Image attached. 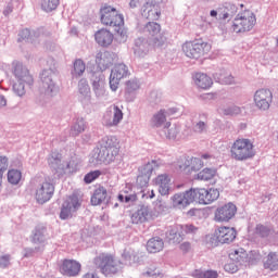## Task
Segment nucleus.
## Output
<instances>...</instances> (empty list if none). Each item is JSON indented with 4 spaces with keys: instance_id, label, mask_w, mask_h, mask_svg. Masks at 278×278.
Returning a JSON list of instances; mask_svg holds the SVG:
<instances>
[{
    "instance_id": "nucleus-1",
    "label": "nucleus",
    "mask_w": 278,
    "mask_h": 278,
    "mask_svg": "<svg viewBox=\"0 0 278 278\" xmlns=\"http://www.w3.org/2000/svg\"><path fill=\"white\" fill-rule=\"evenodd\" d=\"M100 21L102 25L112 27L119 36V42L127 40V30L125 29V17L112 5L104 4L100 9Z\"/></svg>"
},
{
    "instance_id": "nucleus-2",
    "label": "nucleus",
    "mask_w": 278,
    "mask_h": 278,
    "mask_svg": "<svg viewBox=\"0 0 278 278\" xmlns=\"http://www.w3.org/2000/svg\"><path fill=\"white\" fill-rule=\"evenodd\" d=\"M100 148H94L89 159L90 164L99 166V164H112L118 155V146L116 137H106L103 139Z\"/></svg>"
},
{
    "instance_id": "nucleus-3",
    "label": "nucleus",
    "mask_w": 278,
    "mask_h": 278,
    "mask_svg": "<svg viewBox=\"0 0 278 278\" xmlns=\"http://www.w3.org/2000/svg\"><path fill=\"white\" fill-rule=\"evenodd\" d=\"M47 66L48 67H46L40 75V92L42 94H46L47 97H55V94L60 92V86H58L60 73L58 72V67L55 66V60L48 59Z\"/></svg>"
},
{
    "instance_id": "nucleus-4",
    "label": "nucleus",
    "mask_w": 278,
    "mask_h": 278,
    "mask_svg": "<svg viewBox=\"0 0 278 278\" xmlns=\"http://www.w3.org/2000/svg\"><path fill=\"white\" fill-rule=\"evenodd\" d=\"M230 157L236 162H247V160L255 157L253 141L247 138L235 140L230 147Z\"/></svg>"
},
{
    "instance_id": "nucleus-5",
    "label": "nucleus",
    "mask_w": 278,
    "mask_h": 278,
    "mask_svg": "<svg viewBox=\"0 0 278 278\" xmlns=\"http://www.w3.org/2000/svg\"><path fill=\"white\" fill-rule=\"evenodd\" d=\"M15 83L13 84V92L17 97H25L29 86L34 85V77L29 75V70L23 66L21 63H16L14 66Z\"/></svg>"
},
{
    "instance_id": "nucleus-6",
    "label": "nucleus",
    "mask_w": 278,
    "mask_h": 278,
    "mask_svg": "<svg viewBox=\"0 0 278 278\" xmlns=\"http://www.w3.org/2000/svg\"><path fill=\"white\" fill-rule=\"evenodd\" d=\"M96 268H99L102 275L106 277L110 275H116L123 269V263L116 261L111 254L102 253L93 258Z\"/></svg>"
},
{
    "instance_id": "nucleus-7",
    "label": "nucleus",
    "mask_w": 278,
    "mask_h": 278,
    "mask_svg": "<svg viewBox=\"0 0 278 278\" xmlns=\"http://www.w3.org/2000/svg\"><path fill=\"white\" fill-rule=\"evenodd\" d=\"M255 23H257V18L255 17V13L250 10H245L237 14L232 22V31L235 34H244V31H251L253 27H255Z\"/></svg>"
},
{
    "instance_id": "nucleus-8",
    "label": "nucleus",
    "mask_w": 278,
    "mask_h": 278,
    "mask_svg": "<svg viewBox=\"0 0 278 278\" xmlns=\"http://www.w3.org/2000/svg\"><path fill=\"white\" fill-rule=\"evenodd\" d=\"M207 160H212L210 154H204L199 157H181L177 161L176 166L178 170H188V173H197L201 170L206 164Z\"/></svg>"
},
{
    "instance_id": "nucleus-9",
    "label": "nucleus",
    "mask_w": 278,
    "mask_h": 278,
    "mask_svg": "<svg viewBox=\"0 0 278 278\" xmlns=\"http://www.w3.org/2000/svg\"><path fill=\"white\" fill-rule=\"evenodd\" d=\"M191 194L193 197V203H199L200 205H210L217 201L220 197V191L218 189H205V188H191Z\"/></svg>"
},
{
    "instance_id": "nucleus-10",
    "label": "nucleus",
    "mask_w": 278,
    "mask_h": 278,
    "mask_svg": "<svg viewBox=\"0 0 278 278\" xmlns=\"http://www.w3.org/2000/svg\"><path fill=\"white\" fill-rule=\"evenodd\" d=\"M54 192L55 186L51 181L41 180L35 185V201H37L39 205H45V203L53 199Z\"/></svg>"
},
{
    "instance_id": "nucleus-11",
    "label": "nucleus",
    "mask_w": 278,
    "mask_h": 278,
    "mask_svg": "<svg viewBox=\"0 0 278 278\" xmlns=\"http://www.w3.org/2000/svg\"><path fill=\"white\" fill-rule=\"evenodd\" d=\"M211 50L212 46L207 42L187 41L182 45L185 55L191 60H199V58H203L205 53H210Z\"/></svg>"
},
{
    "instance_id": "nucleus-12",
    "label": "nucleus",
    "mask_w": 278,
    "mask_h": 278,
    "mask_svg": "<svg viewBox=\"0 0 278 278\" xmlns=\"http://www.w3.org/2000/svg\"><path fill=\"white\" fill-rule=\"evenodd\" d=\"M162 166V161L152 160L139 167V174L137 176V186L139 188H147L149 186V181L151 180V175H153V170H157Z\"/></svg>"
},
{
    "instance_id": "nucleus-13",
    "label": "nucleus",
    "mask_w": 278,
    "mask_h": 278,
    "mask_svg": "<svg viewBox=\"0 0 278 278\" xmlns=\"http://www.w3.org/2000/svg\"><path fill=\"white\" fill-rule=\"evenodd\" d=\"M125 114L123 113V106L116 104L110 105L102 118V123L105 127H118L123 123Z\"/></svg>"
},
{
    "instance_id": "nucleus-14",
    "label": "nucleus",
    "mask_w": 278,
    "mask_h": 278,
    "mask_svg": "<svg viewBox=\"0 0 278 278\" xmlns=\"http://www.w3.org/2000/svg\"><path fill=\"white\" fill-rule=\"evenodd\" d=\"M129 75H131V73L125 63L116 64L111 71L109 80L112 92H116V90H118V86H121V79H126Z\"/></svg>"
},
{
    "instance_id": "nucleus-15",
    "label": "nucleus",
    "mask_w": 278,
    "mask_h": 278,
    "mask_svg": "<svg viewBox=\"0 0 278 278\" xmlns=\"http://www.w3.org/2000/svg\"><path fill=\"white\" fill-rule=\"evenodd\" d=\"M253 101L256 110L268 112L273 104V91L270 89H258L254 92Z\"/></svg>"
},
{
    "instance_id": "nucleus-16",
    "label": "nucleus",
    "mask_w": 278,
    "mask_h": 278,
    "mask_svg": "<svg viewBox=\"0 0 278 278\" xmlns=\"http://www.w3.org/2000/svg\"><path fill=\"white\" fill-rule=\"evenodd\" d=\"M172 207L174 210H186L191 203H194V195H192V189L184 192H177L169 199Z\"/></svg>"
},
{
    "instance_id": "nucleus-17",
    "label": "nucleus",
    "mask_w": 278,
    "mask_h": 278,
    "mask_svg": "<svg viewBox=\"0 0 278 278\" xmlns=\"http://www.w3.org/2000/svg\"><path fill=\"white\" fill-rule=\"evenodd\" d=\"M160 31H162V26L155 22H150L144 26L143 34L151 36L152 47H162L166 42V38Z\"/></svg>"
},
{
    "instance_id": "nucleus-18",
    "label": "nucleus",
    "mask_w": 278,
    "mask_h": 278,
    "mask_svg": "<svg viewBox=\"0 0 278 278\" xmlns=\"http://www.w3.org/2000/svg\"><path fill=\"white\" fill-rule=\"evenodd\" d=\"M91 88L97 99H105L108 91L105 90V76L101 73H93L91 78Z\"/></svg>"
},
{
    "instance_id": "nucleus-19",
    "label": "nucleus",
    "mask_w": 278,
    "mask_h": 278,
    "mask_svg": "<svg viewBox=\"0 0 278 278\" xmlns=\"http://www.w3.org/2000/svg\"><path fill=\"white\" fill-rule=\"evenodd\" d=\"M236 212H238V207L229 202L215 211V220L216 223H229L236 216Z\"/></svg>"
},
{
    "instance_id": "nucleus-20",
    "label": "nucleus",
    "mask_w": 278,
    "mask_h": 278,
    "mask_svg": "<svg viewBox=\"0 0 278 278\" xmlns=\"http://www.w3.org/2000/svg\"><path fill=\"white\" fill-rule=\"evenodd\" d=\"M79 198L77 195H71L62 205L60 218L61 220H66L75 214L76 211L79 210Z\"/></svg>"
},
{
    "instance_id": "nucleus-21",
    "label": "nucleus",
    "mask_w": 278,
    "mask_h": 278,
    "mask_svg": "<svg viewBox=\"0 0 278 278\" xmlns=\"http://www.w3.org/2000/svg\"><path fill=\"white\" fill-rule=\"evenodd\" d=\"M173 114H175V109H161L152 115L150 119L151 127L155 129H160V127H165L166 123H168V116H173Z\"/></svg>"
},
{
    "instance_id": "nucleus-22",
    "label": "nucleus",
    "mask_w": 278,
    "mask_h": 278,
    "mask_svg": "<svg viewBox=\"0 0 278 278\" xmlns=\"http://www.w3.org/2000/svg\"><path fill=\"white\" fill-rule=\"evenodd\" d=\"M116 60H118V55L114 52L103 51L96 54V64L100 71H106Z\"/></svg>"
},
{
    "instance_id": "nucleus-23",
    "label": "nucleus",
    "mask_w": 278,
    "mask_h": 278,
    "mask_svg": "<svg viewBox=\"0 0 278 278\" xmlns=\"http://www.w3.org/2000/svg\"><path fill=\"white\" fill-rule=\"evenodd\" d=\"M236 236H238L236 228L227 226L219 227L215 231L216 240L220 244H230V242H233V240H236Z\"/></svg>"
},
{
    "instance_id": "nucleus-24",
    "label": "nucleus",
    "mask_w": 278,
    "mask_h": 278,
    "mask_svg": "<svg viewBox=\"0 0 278 278\" xmlns=\"http://www.w3.org/2000/svg\"><path fill=\"white\" fill-rule=\"evenodd\" d=\"M81 270V264L74 260H64L60 266V273L67 277H77Z\"/></svg>"
},
{
    "instance_id": "nucleus-25",
    "label": "nucleus",
    "mask_w": 278,
    "mask_h": 278,
    "mask_svg": "<svg viewBox=\"0 0 278 278\" xmlns=\"http://www.w3.org/2000/svg\"><path fill=\"white\" fill-rule=\"evenodd\" d=\"M78 100L85 108H88L92 101L90 85H88V80L84 78L78 81Z\"/></svg>"
},
{
    "instance_id": "nucleus-26",
    "label": "nucleus",
    "mask_w": 278,
    "mask_h": 278,
    "mask_svg": "<svg viewBox=\"0 0 278 278\" xmlns=\"http://www.w3.org/2000/svg\"><path fill=\"white\" fill-rule=\"evenodd\" d=\"M48 164L50 168L58 175V177H62V175H64V163H62V154L59 152H51L48 156Z\"/></svg>"
},
{
    "instance_id": "nucleus-27",
    "label": "nucleus",
    "mask_w": 278,
    "mask_h": 278,
    "mask_svg": "<svg viewBox=\"0 0 278 278\" xmlns=\"http://www.w3.org/2000/svg\"><path fill=\"white\" fill-rule=\"evenodd\" d=\"M153 181L162 197L170 194V177L167 174L159 175Z\"/></svg>"
},
{
    "instance_id": "nucleus-28",
    "label": "nucleus",
    "mask_w": 278,
    "mask_h": 278,
    "mask_svg": "<svg viewBox=\"0 0 278 278\" xmlns=\"http://www.w3.org/2000/svg\"><path fill=\"white\" fill-rule=\"evenodd\" d=\"M229 260L235 262V264H247V262L251 263V258H249V254L247 250L243 248H235L229 251Z\"/></svg>"
},
{
    "instance_id": "nucleus-29",
    "label": "nucleus",
    "mask_w": 278,
    "mask_h": 278,
    "mask_svg": "<svg viewBox=\"0 0 278 278\" xmlns=\"http://www.w3.org/2000/svg\"><path fill=\"white\" fill-rule=\"evenodd\" d=\"M238 7L233 2H225L219 7V18L220 21H227V18H233V15L237 14Z\"/></svg>"
},
{
    "instance_id": "nucleus-30",
    "label": "nucleus",
    "mask_w": 278,
    "mask_h": 278,
    "mask_svg": "<svg viewBox=\"0 0 278 278\" xmlns=\"http://www.w3.org/2000/svg\"><path fill=\"white\" fill-rule=\"evenodd\" d=\"M96 42L100 45V47H110L114 41V35L110 33L108 29H100L94 35Z\"/></svg>"
},
{
    "instance_id": "nucleus-31",
    "label": "nucleus",
    "mask_w": 278,
    "mask_h": 278,
    "mask_svg": "<svg viewBox=\"0 0 278 278\" xmlns=\"http://www.w3.org/2000/svg\"><path fill=\"white\" fill-rule=\"evenodd\" d=\"M166 238L168 242H172V244H179L184 241V230H181L180 225L173 226L170 229L166 232Z\"/></svg>"
},
{
    "instance_id": "nucleus-32",
    "label": "nucleus",
    "mask_w": 278,
    "mask_h": 278,
    "mask_svg": "<svg viewBox=\"0 0 278 278\" xmlns=\"http://www.w3.org/2000/svg\"><path fill=\"white\" fill-rule=\"evenodd\" d=\"M193 83L198 88H201L202 90H207L212 88V85L214 84V81L212 80V77L203 73H195L193 75Z\"/></svg>"
},
{
    "instance_id": "nucleus-33",
    "label": "nucleus",
    "mask_w": 278,
    "mask_h": 278,
    "mask_svg": "<svg viewBox=\"0 0 278 278\" xmlns=\"http://www.w3.org/2000/svg\"><path fill=\"white\" fill-rule=\"evenodd\" d=\"M162 15L161 7L153 4H144L142 9V16L149 18L150 21H157Z\"/></svg>"
},
{
    "instance_id": "nucleus-34",
    "label": "nucleus",
    "mask_w": 278,
    "mask_h": 278,
    "mask_svg": "<svg viewBox=\"0 0 278 278\" xmlns=\"http://www.w3.org/2000/svg\"><path fill=\"white\" fill-rule=\"evenodd\" d=\"M142 255H140L136 250L131 248H126L122 253V258L126 264H129L130 266L132 264H140L142 262L141 260Z\"/></svg>"
},
{
    "instance_id": "nucleus-35",
    "label": "nucleus",
    "mask_w": 278,
    "mask_h": 278,
    "mask_svg": "<svg viewBox=\"0 0 278 278\" xmlns=\"http://www.w3.org/2000/svg\"><path fill=\"white\" fill-rule=\"evenodd\" d=\"M180 127L177 124L167 122L160 131V136H165L168 140H175L179 136Z\"/></svg>"
},
{
    "instance_id": "nucleus-36",
    "label": "nucleus",
    "mask_w": 278,
    "mask_h": 278,
    "mask_svg": "<svg viewBox=\"0 0 278 278\" xmlns=\"http://www.w3.org/2000/svg\"><path fill=\"white\" fill-rule=\"evenodd\" d=\"M149 214H150L149 206H140V208L131 215V223H134V225H140V223H147L149 218Z\"/></svg>"
},
{
    "instance_id": "nucleus-37",
    "label": "nucleus",
    "mask_w": 278,
    "mask_h": 278,
    "mask_svg": "<svg viewBox=\"0 0 278 278\" xmlns=\"http://www.w3.org/2000/svg\"><path fill=\"white\" fill-rule=\"evenodd\" d=\"M149 42L143 38H138L135 40L134 53L137 58H144L149 53Z\"/></svg>"
},
{
    "instance_id": "nucleus-38",
    "label": "nucleus",
    "mask_w": 278,
    "mask_h": 278,
    "mask_svg": "<svg viewBox=\"0 0 278 278\" xmlns=\"http://www.w3.org/2000/svg\"><path fill=\"white\" fill-rule=\"evenodd\" d=\"M164 250V240L160 237H153L147 242V251L149 253H160Z\"/></svg>"
},
{
    "instance_id": "nucleus-39",
    "label": "nucleus",
    "mask_w": 278,
    "mask_h": 278,
    "mask_svg": "<svg viewBox=\"0 0 278 278\" xmlns=\"http://www.w3.org/2000/svg\"><path fill=\"white\" fill-rule=\"evenodd\" d=\"M105 199H108V190H105L103 187H100L94 190L91 197V204L101 205V203H105Z\"/></svg>"
},
{
    "instance_id": "nucleus-40",
    "label": "nucleus",
    "mask_w": 278,
    "mask_h": 278,
    "mask_svg": "<svg viewBox=\"0 0 278 278\" xmlns=\"http://www.w3.org/2000/svg\"><path fill=\"white\" fill-rule=\"evenodd\" d=\"M215 79L218 81V84H224L225 86H235V84H238L236 77L225 71L216 74Z\"/></svg>"
},
{
    "instance_id": "nucleus-41",
    "label": "nucleus",
    "mask_w": 278,
    "mask_h": 278,
    "mask_svg": "<svg viewBox=\"0 0 278 278\" xmlns=\"http://www.w3.org/2000/svg\"><path fill=\"white\" fill-rule=\"evenodd\" d=\"M86 73V63L81 59H77L74 62V68L72 71V77L74 79H78V77H81Z\"/></svg>"
},
{
    "instance_id": "nucleus-42",
    "label": "nucleus",
    "mask_w": 278,
    "mask_h": 278,
    "mask_svg": "<svg viewBox=\"0 0 278 278\" xmlns=\"http://www.w3.org/2000/svg\"><path fill=\"white\" fill-rule=\"evenodd\" d=\"M46 240H47V228L37 227L33 233V242L35 244H43Z\"/></svg>"
},
{
    "instance_id": "nucleus-43",
    "label": "nucleus",
    "mask_w": 278,
    "mask_h": 278,
    "mask_svg": "<svg viewBox=\"0 0 278 278\" xmlns=\"http://www.w3.org/2000/svg\"><path fill=\"white\" fill-rule=\"evenodd\" d=\"M264 267L269 270H278V253L270 252L264 263Z\"/></svg>"
},
{
    "instance_id": "nucleus-44",
    "label": "nucleus",
    "mask_w": 278,
    "mask_h": 278,
    "mask_svg": "<svg viewBox=\"0 0 278 278\" xmlns=\"http://www.w3.org/2000/svg\"><path fill=\"white\" fill-rule=\"evenodd\" d=\"M86 131V121L84 118H78L76 122L72 125L70 134L71 136H79V134H84Z\"/></svg>"
},
{
    "instance_id": "nucleus-45",
    "label": "nucleus",
    "mask_w": 278,
    "mask_h": 278,
    "mask_svg": "<svg viewBox=\"0 0 278 278\" xmlns=\"http://www.w3.org/2000/svg\"><path fill=\"white\" fill-rule=\"evenodd\" d=\"M77 168H79V160L73 157L71 161L63 163V175L76 173Z\"/></svg>"
},
{
    "instance_id": "nucleus-46",
    "label": "nucleus",
    "mask_w": 278,
    "mask_h": 278,
    "mask_svg": "<svg viewBox=\"0 0 278 278\" xmlns=\"http://www.w3.org/2000/svg\"><path fill=\"white\" fill-rule=\"evenodd\" d=\"M137 90H140V80L138 78H132L126 81V94H134V92H137Z\"/></svg>"
},
{
    "instance_id": "nucleus-47",
    "label": "nucleus",
    "mask_w": 278,
    "mask_h": 278,
    "mask_svg": "<svg viewBox=\"0 0 278 278\" xmlns=\"http://www.w3.org/2000/svg\"><path fill=\"white\" fill-rule=\"evenodd\" d=\"M216 177V169L214 168H204L198 174V179L201 181H210V179H214Z\"/></svg>"
},
{
    "instance_id": "nucleus-48",
    "label": "nucleus",
    "mask_w": 278,
    "mask_h": 278,
    "mask_svg": "<svg viewBox=\"0 0 278 278\" xmlns=\"http://www.w3.org/2000/svg\"><path fill=\"white\" fill-rule=\"evenodd\" d=\"M58 5H60V0L41 1V10H43V12H53V10H58Z\"/></svg>"
},
{
    "instance_id": "nucleus-49",
    "label": "nucleus",
    "mask_w": 278,
    "mask_h": 278,
    "mask_svg": "<svg viewBox=\"0 0 278 278\" xmlns=\"http://www.w3.org/2000/svg\"><path fill=\"white\" fill-rule=\"evenodd\" d=\"M219 114H224L225 116H238V114H242V109L239 106H226L224 109H219Z\"/></svg>"
},
{
    "instance_id": "nucleus-50",
    "label": "nucleus",
    "mask_w": 278,
    "mask_h": 278,
    "mask_svg": "<svg viewBox=\"0 0 278 278\" xmlns=\"http://www.w3.org/2000/svg\"><path fill=\"white\" fill-rule=\"evenodd\" d=\"M21 177H22L21 170L11 169L8 172V181L13 186H16L21 181Z\"/></svg>"
},
{
    "instance_id": "nucleus-51",
    "label": "nucleus",
    "mask_w": 278,
    "mask_h": 278,
    "mask_svg": "<svg viewBox=\"0 0 278 278\" xmlns=\"http://www.w3.org/2000/svg\"><path fill=\"white\" fill-rule=\"evenodd\" d=\"M255 233L260 238H268V236H270V228H268L262 224H258L255 227Z\"/></svg>"
},
{
    "instance_id": "nucleus-52",
    "label": "nucleus",
    "mask_w": 278,
    "mask_h": 278,
    "mask_svg": "<svg viewBox=\"0 0 278 278\" xmlns=\"http://www.w3.org/2000/svg\"><path fill=\"white\" fill-rule=\"evenodd\" d=\"M195 278H218V273L214 270H206V271H195Z\"/></svg>"
},
{
    "instance_id": "nucleus-53",
    "label": "nucleus",
    "mask_w": 278,
    "mask_h": 278,
    "mask_svg": "<svg viewBox=\"0 0 278 278\" xmlns=\"http://www.w3.org/2000/svg\"><path fill=\"white\" fill-rule=\"evenodd\" d=\"M100 176H101V172L99 170L90 172L85 175L84 181L85 184H92V181H94V179H98V177Z\"/></svg>"
},
{
    "instance_id": "nucleus-54",
    "label": "nucleus",
    "mask_w": 278,
    "mask_h": 278,
    "mask_svg": "<svg viewBox=\"0 0 278 278\" xmlns=\"http://www.w3.org/2000/svg\"><path fill=\"white\" fill-rule=\"evenodd\" d=\"M180 228L182 233H197L199 231V228L192 224L180 225Z\"/></svg>"
},
{
    "instance_id": "nucleus-55",
    "label": "nucleus",
    "mask_w": 278,
    "mask_h": 278,
    "mask_svg": "<svg viewBox=\"0 0 278 278\" xmlns=\"http://www.w3.org/2000/svg\"><path fill=\"white\" fill-rule=\"evenodd\" d=\"M12 262V256L10 254H4L0 256V268H8Z\"/></svg>"
},
{
    "instance_id": "nucleus-56",
    "label": "nucleus",
    "mask_w": 278,
    "mask_h": 278,
    "mask_svg": "<svg viewBox=\"0 0 278 278\" xmlns=\"http://www.w3.org/2000/svg\"><path fill=\"white\" fill-rule=\"evenodd\" d=\"M4 170H8V159L5 156H0V188Z\"/></svg>"
},
{
    "instance_id": "nucleus-57",
    "label": "nucleus",
    "mask_w": 278,
    "mask_h": 278,
    "mask_svg": "<svg viewBox=\"0 0 278 278\" xmlns=\"http://www.w3.org/2000/svg\"><path fill=\"white\" fill-rule=\"evenodd\" d=\"M205 129H207V123H205L203 121L198 122L193 126V131H195V134H203V131H205Z\"/></svg>"
},
{
    "instance_id": "nucleus-58",
    "label": "nucleus",
    "mask_w": 278,
    "mask_h": 278,
    "mask_svg": "<svg viewBox=\"0 0 278 278\" xmlns=\"http://www.w3.org/2000/svg\"><path fill=\"white\" fill-rule=\"evenodd\" d=\"M139 197H141V199H154L155 191L151 189H143L139 192Z\"/></svg>"
},
{
    "instance_id": "nucleus-59",
    "label": "nucleus",
    "mask_w": 278,
    "mask_h": 278,
    "mask_svg": "<svg viewBox=\"0 0 278 278\" xmlns=\"http://www.w3.org/2000/svg\"><path fill=\"white\" fill-rule=\"evenodd\" d=\"M18 37L20 42H23V40H29V38L31 37V30H29L28 28H24L20 31Z\"/></svg>"
},
{
    "instance_id": "nucleus-60",
    "label": "nucleus",
    "mask_w": 278,
    "mask_h": 278,
    "mask_svg": "<svg viewBox=\"0 0 278 278\" xmlns=\"http://www.w3.org/2000/svg\"><path fill=\"white\" fill-rule=\"evenodd\" d=\"M149 101L151 103H160V101H162V94L157 91H151L149 94Z\"/></svg>"
},
{
    "instance_id": "nucleus-61",
    "label": "nucleus",
    "mask_w": 278,
    "mask_h": 278,
    "mask_svg": "<svg viewBox=\"0 0 278 278\" xmlns=\"http://www.w3.org/2000/svg\"><path fill=\"white\" fill-rule=\"evenodd\" d=\"M238 263H227L224 266V270H226V273H230L231 275H233V273H238Z\"/></svg>"
},
{
    "instance_id": "nucleus-62",
    "label": "nucleus",
    "mask_w": 278,
    "mask_h": 278,
    "mask_svg": "<svg viewBox=\"0 0 278 278\" xmlns=\"http://www.w3.org/2000/svg\"><path fill=\"white\" fill-rule=\"evenodd\" d=\"M162 273L157 268H150L144 273L146 277H157V275H161Z\"/></svg>"
},
{
    "instance_id": "nucleus-63",
    "label": "nucleus",
    "mask_w": 278,
    "mask_h": 278,
    "mask_svg": "<svg viewBox=\"0 0 278 278\" xmlns=\"http://www.w3.org/2000/svg\"><path fill=\"white\" fill-rule=\"evenodd\" d=\"M12 12H14V7L12 5V3H9L3 10V14L4 16H10Z\"/></svg>"
},
{
    "instance_id": "nucleus-64",
    "label": "nucleus",
    "mask_w": 278,
    "mask_h": 278,
    "mask_svg": "<svg viewBox=\"0 0 278 278\" xmlns=\"http://www.w3.org/2000/svg\"><path fill=\"white\" fill-rule=\"evenodd\" d=\"M164 0H146V5L161 7Z\"/></svg>"
}]
</instances>
